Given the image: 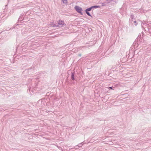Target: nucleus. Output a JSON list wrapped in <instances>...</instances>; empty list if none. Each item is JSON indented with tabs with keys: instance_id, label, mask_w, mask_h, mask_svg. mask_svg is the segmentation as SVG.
I'll use <instances>...</instances> for the list:
<instances>
[{
	"instance_id": "nucleus-7",
	"label": "nucleus",
	"mask_w": 151,
	"mask_h": 151,
	"mask_svg": "<svg viewBox=\"0 0 151 151\" xmlns=\"http://www.w3.org/2000/svg\"><path fill=\"white\" fill-rule=\"evenodd\" d=\"M83 142H82L81 143L79 144L77 146L80 147H81L83 144Z\"/></svg>"
},
{
	"instance_id": "nucleus-14",
	"label": "nucleus",
	"mask_w": 151,
	"mask_h": 151,
	"mask_svg": "<svg viewBox=\"0 0 151 151\" xmlns=\"http://www.w3.org/2000/svg\"><path fill=\"white\" fill-rule=\"evenodd\" d=\"M78 55V56H79L80 57H81V54H79Z\"/></svg>"
},
{
	"instance_id": "nucleus-13",
	"label": "nucleus",
	"mask_w": 151,
	"mask_h": 151,
	"mask_svg": "<svg viewBox=\"0 0 151 151\" xmlns=\"http://www.w3.org/2000/svg\"><path fill=\"white\" fill-rule=\"evenodd\" d=\"M108 88L109 89H114L113 88V87H108Z\"/></svg>"
},
{
	"instance_id": "nucleus-9",
	"label": "nucleus",
	"mask_w": 151,
	"mask_h": 151,
	"mask_svg": "<svg viewBox=\"0 0 151 151\" xmlns=\"http://www.w3.org/2000/svg\"><path fill=\"white\" fill-rule=\"evenodd\" d=\"M22 16H20L19 17V18L18 19V21H22Z\"/></svg>"
},
{
	"instance_id": "nucleus-11",
	"label": "nucleus",
	"mask_w": 151,
	"mask_h": 151,
	"mask_svg": "<svg viewBox=\"0 0 151 151\" xmlns=\"http://www.w3.org/2000/svg\"><path fill=\"white\" fill-rule=\"evenodd\" d=\"M134 15H131V18L132 19H133V18H134Z\"/></svg>"
},
{
	"instance_id": "nucleus-5",
	"label": "nucleus",
	"mask_w": 151,
	"mask_h": 151,
	"mask_svg": "<svg viewBox=\"0 0 151 151\" xmlns=\"http://www.w3.org/2000/svg\"><path fill=\"white\" fill-rule=\"evenodd\" d=\"M86 13L89 16L92 17L91 14L90 13L88 12V11H86V10H85Z\"/></svg>"
},
{
	"instance_id": "nucleus-8",
	"label": "nucleus",
	"mask_w": 151,
	"mask_h": 151,
	"mask_svg": "<svg viewBox=\"0 0 151 151\" xmlns=\"http://www.w3.org/2000/svg\"><path fill=\"white\" fill-rule=\"evenodd\" d=\"M63 3L65 4H66L67 3V0H62Z\"/></svg>"
},
{
	"instance_id": "nucleus-3",
	"label": "nucleus",
	"mask_w": 151,
	"mask_h": 151,
	"mask_svg": "<svg viewBox=\"0 0 151 151\" xmlns=\"http://www.w3.org/2000/svg\"><path fill=\"white\" fill-rule=\"evenodd\" d=\"M74 72H71V79L73 80H75V78H74Z\"/></svg>"
},
{
	"instance_id": "nucleus-6",
	"label": "nucleus",
	"mask_w": 151,
	"mask_h": 151,
	"mask_svg": "<svg viewBox=\"0 0 151 151\" xmlns=\"http://www.w3.org/2000/svg\"><path fill=\"white\" fill-rule=\"evenodd\" d=\"M92 9V6H91L89 8H88L86 9L85 10L88 11H91Z\"/></svg>"
},
{
	"instance_id": "nucleus-4",
	"label": "nucleus",
	"mask_w": 151,
	"mask_h": 151,
	"mask_svg": "<svg viewBox=\"0 0 151 151\" xmlns=\"http://www.w3.org/2000/svg\"><path fill=\"white\" fill-rule=\"evenodd\" d=\"M92 8L96 9L97 8H100V6H92Z\"/></svg>"
},
{
	"instance_id": "nucleus-10",
	"label": "nucleus",
	"mask_w": 151,
	"mask_h": 151,
	"mask_svg": "<svg viewBox=\"0 0 151 151\" xmlns=\"http://www.w3.org/2000/svg\"><path fill=\"white\" fill-rule=\"evenodd\" d=\"M106 4L105 3H102V6H106Z\"/></svg>"
},
{
	"instance_id": "nucleus-12",
	"label": "nucleus",
	"mask_w": 151,
	"mask_h": 151,
	"mask_svg": "<svg viewBox=\"0 0 151 151\" xmlns=\"http://www.w3.org/2000/svg\"><path fill=\"white\" fill-rule=\"evenodd\" d=\"M134 24H135V26H136L137 25V22L135 21H134Z\"/></svg>"
},
{
	"instance_id": "nucleus-1",
	"label": "nucleus",
	"mask_w": 151,
	"mask_h": 151,
	"mask_svg": "<svg viewBox=\"0 0 151 151\" xmlns=\"http://www.w3.org/2000/svg\"><path fill=\"white\" fill-rule=\"evenodd\" d=\"M66 24H65L63 21L61 20H59L58 22V24H54L52 26L53 27H62L64 26H66Z\"/></svg>"
},
{
	"instance_id": "nucleus-2",
	"label": "nucleus",
	"mask_w": 151,
	"mask_h": 151,
	"mask_svg": "<svg viewBox=\"0 0 151 151\" xmlns=\"http://www.w3.org/2000/svg\"><path fill=\"white\" fill-rule=\"evenodd\" d=\"M74 9L79 14H80L82 15H83L82 12V9L81 8L78 6H76L74 7Z\"/></svg>"
}]
</instances>
